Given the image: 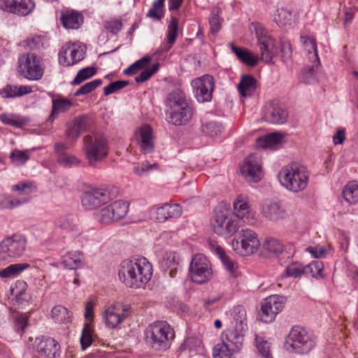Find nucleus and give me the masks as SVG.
I'll list each match as a JSON object with an SVG mask.
<instances>
[{
  "label": "nucleus",
  "mask_w": 358,
  "mask_h": 358,
  "mask_svg": "<svg viewBox=\"0 0 358 358\" xmlns=\"http://www.w3.org/2000/svg\"><path fill=\"white\" fill-rule=\"evenodd\" d=\"M255 345L262 358H273L271 343L265 340L264 338L255 335Z\"/></svg>",
  "instance_id": "42"
},
{
  "label": "nucleus",
  "mask_w": 358,
  "mask_h": 358,
  "mask_svg": "<svg viewBox=\"0 0 358 358\" xmlns=\"http://www.w3.org/2000/svg\"><path fill=\"white\" fill-rule=\"evenodd\" d=\"M323 264L320 261H313L305 266V275H310L315 278H322Z\"/></svg>",
  "instance_id": "48"
},
{
  "label": "nucleus",
  "mask_w": 358,
  "mask_h": 358,
  "mask_svg": "<svg viewBox=\"0 0 358 358\" xmlns=\"http://www.w3.org/2000/svg\"><path fill=\"white\" fill-rule=\"evenodd\" d=\"M191 279L197 284L208 282L213 275L210 263L207 257L202 254L195 255L189 265Z\"/></svg>",
  "instance_id": "11"
},
{
  "label": "nucleus",
  "mask_w": 358,
  "mask_h": 358,
  "mask_svg": "<svg viewBox=\"0 0 358 358\" xmlns=\"http://www.w3.org/2000/svg\"><path fill=\"white\" fill-rule=\"evenodd\" d=\"M264 250L273 254H280L283 251V245L280 241L272 237L265 238L263 243Z\"/></svg>",
  "instance_id": "50"
},
{
  "label": "nucleus",
  "mask_w": 358,
  "mask_h": 358,
  "mask_svg": "<svg viewBox=\"0 0 358 358\" xmlns=\"http://www.w3.org/2000/svg\"><path fill=\"white\" fill-rule=\"evenodd\" d=\"M342 193L348 203L350 204L358 203V182L355 181L348 182L343 187Z\"/></svg>",
  "instance_id": "39"
},
{
  "label": "nucleus",
  "mask_w": 358,
  "mask_h": 358,
  "mask_svg": "<svg viewBox=\"0 0 358 358\" xmlns=\"http://www.w3.org/2000/svg\"><path fill=\"white\" fill-rule=\"evenodd\" d=\"M285 271L287 276L298 278L305 275V266L300 262H294L286 267Z\"/></svg>",
  "instance_id": "53"
},
{
  "label": "nucleus",
  "mask_w": 358,
  "mask_h": 358,
  "mask_svg": "<svg viewBox=\"0 0 358 358\" xmlns=\"http://www.w3.org/2000/svg\"><path fill=\"white\" fill-rule=\"evenodd\" d=\"M302 40L305 45L306 50L308 52L309 59L319 63V56L315 40L309 36L302 37Z\"/></svg>",
  "instance_id": "46"
},
{
  "label": "nucleus",
  "mask_w": 358,
  "mask_h": 358,
  "mask_svg": "<svg viewBox=\"0 0 358 358\" xmlns=\"http://www.w3.org/2000/svg\"><path fill=\"white\" fill-rule=\"evenodd\" d=\"M230 47L231 51L236 55L238 60L245 64L254 66L258 62V57L249 50L238 48L234 44H230Z\"/></svg>",
  "instance_id": "29"
},
{
  "label": "nucleus",
  "mask_w": 358,
  "mask_h": 358,
  "mask_svg": "<svg viewBox=\"0 0 358 358\" xmlns=\"http://www.w3.org/2000/svg\"><path fill=\"white\" fill-rule=\"evenodd\" d=\"M52 103V110L48 118V120L51 122L54 121L57 114L68 111L73 106L71 101L62 96L53 99Z\"/></svg>",
  "instance_id": "32"
},
{
  "label": "nucleus",
  "mask_w": 358,
  "mask_h": 358,
  "mask_svg": "<svg viewBox=\"0 0 358 358\" xmlns=\"http://www.w3.org/2000/svg\"><path fill=\"white\" fill-rule=\"evenodd\" d=\"M104 28L113 35H117L122 29V20L110 19L103 22Z\"/></svg>",
  "instance_id": "57"
},
{
  "label": "nucleus",
  "mask_w": 358,
  "mask_h": 358,
  "mask_svg": "<svg viewBox=\"0 0 358 358\" xmlns=\"http://www.w3.org/2000/svg\"><path fill=\"white\" fill-rule=\"evenodd\" d=\"M221 340V346L236 353L242 348L244 338L241 331L235 329L224 331L222 334Z\"/></svg>",
  "instance_id": "23"
},
{
  "label": "nucleus",
  "mask_w": 358,
  "mask_h": 358,
  "mask_svg": "<svg viewBox=\"0 0 358 358\" xmlns=\"http://www.w3.org/2000/svg\"><path fill=\"white\" fill-rule=\"evenodd\" d=\"M112 208V213L114 214L115 221L120 220L124 217L128 213L129 204L123 201L118 200L110 204Z\"/></svg>",
  "instance_id": "44"
},
{
  "label": "nucleus",
  "mask_w": 358,
  "mask_h": 358,
  "mask_svg": "<svg viewBox=\"0 0 358 358\" xmlns=\"http://www.w3.org/2000/svg\"><path fill=\"white\" fill-rule=\"evenodd\" d=\"M19 69L21 74L29 80H38L43 76L39 60L34 53L23 55L20 57Z\"/></svg>",
  "instance_id": "13"
},
{
  "label": "nucleus",
  "mask_w": 358,
  "mask_h": 358,
  "mask_svg": "<svg viewBox=\"0 0 358 358\" xmlns=\"http://www.w3.org/2000/svg\"><path fill=\"white\" fill-rule=\"evenodd\" d=\"M110 204L103 208L96 214L97 220L102 224H110L115 222L114 214Z\"/></svg>",
  "instance_id": "54"
},
{
  "label": "nucleus",
  "mask_w": 358,
  "mask_h": 358,
  "mask_svg": "<svg viewBox=\"0 0 358 358\" xmlns=\"http://www.w3.org/2000/svg\"><path fill=\"white\" fill-rule=\"evenodd\" d=\"M315 343L307 331L300 327H293L285 342L287 350L296 354H306L314 347Z\"/></svg>",
  "instance_id": "6"
},
{
  "label": "nucleus",
  "mask_w": 358,
  "mask_h": 358,
  "mask_svg": "<svg viewBox=\"0 0 358 358\" xmlns=\"http://www.w3.org/2000/svg\"><path fill=\"white\" fill-rule=\"evenodd\" d=\"M0 120L5 124L14 126L16 127H22L25 122L22 118L18 115L13 114H1L0 115Z\"/></svg>",
  "instance_id": "55"
},
{
  "label": "nucleus",
  "mask_w": 358,
  "mask_h": 358,
  "mask_svg": "<svg viewBox=\"0 0 358 358\" xmlns=\"http://www.w3.org/2000/svg\"><path fill=\"white\" fill-rule=\"evenodd\" d=\"M241 173L248 182H257L262 177V164L259 158L255 155L247 157L240 166Z\"/></svg>",
  "instance_id": "16"
},
{
  "label": "nucleus",
  "mask_w": 358,
  "mask_h": 358,
  "mask_svg": "<svg viewBox=\"0 0 358 358\" xmlns=\"http://www.w3.org/2000/svg\"><path fill=\"white\" fill-rule=\"evenodd\" d=\"M85 58V51L77 43H66L59 50V63L64 66H73Z\"/></svg>",
  "instance_id": "15"
},
{
  "label": "nucleus",
  "mask_w": 358,
  "mask_h": 358,
  "mask_svg": "<svg viewBox=\"0 0 358 358\" xmlns=\"http://www.w3.org/2000/svg\"><path fill=\"white\" fill-rule=\"evenodd\" d=\"M31 92L32 89L29 86L7 84L0 90V96L3 99H13L30 94Z\"/></svg>",
  "instance_id": "28"
},
{
  "label": "nucleus",
  "mask_w": 358,
  "mask_h": 358,
  "mask_svg": "<svg viewBox=\"0 0 358 358\" xmlns=\"http://www.w3.org/2000/svg\"><path fill=\"white\" fill-rule=\"evenodd\" d=\"M234 352L217 344L213 348V358H234Z\"/></svg>",
  "instance_id": "64"
},
{
  "label": "nucleus",
  "mask_w": 358,
  "mask_h": 358,
  "mask_svg": "<svg viewBox=\"0 0 358 358\" xmlns=\"http://www.w3.org/2000/svg\"><path fill=\"white\" fill-rule=\"evenodd\" d=\"M182 213V208L178 203H165L162 206H153L150 209L151 217L159 222L178 218Z\"/></svg>",
  "instance_id": "20"
},
{
  "label": "nucleus",
  "mask_w": 358,
  "mask_h": 358,
  "mask_svg": "<svg viewBox=\"0 0 358 358\" xmlns=\"http://www.w3.org/2000/svg\"><path fill=\"white\" fill-rule=\"evenodd\" d=\"M138 144L141 151L144 154H150L155 150L152 129L149 125L142 127L139 131Z\"/></svg>",
  "instance_id": "25"
},
{
  "label": "nucleus",
  "mask_w": 358,
  "mask_h": 358,
  "mask_svg": "<svg viewBox=\"0 0 358 358\" xmlns=\"http://www.w3.org/2000/svg\"><path fill=\"white\" fill-rule=\"evenodd\" d=\"M261 213L266 219L277 222L287 217V212L285 206L275 201H266L262 205Z\"/></svg>",
  "instance_id": "21"
},
{
  "label": "nucleus",
  "mask_w": 358,
  "mask_h": 358,
  "mask_svg": "<svg viewBox=\"0 0 358 358\" xmlns=\"http://www.w3.org/2000/svg\"><path fill=\"white\" fill-rule=\"evenodd\" d=\"M96 73V70L93 66H89L84 69H80L75 78L71 82V85H80L85 80L90 78L93 76H94Z\"/></svg>",
  "instance_id": "49"
},
{
  "label": "nucleus",
  "mask_w": 358,
  "mask_h": 358,
  "mask_svg": "<svg viewBox=\"0 0 358 358\" xmlns=\"http://www.w3.org/2000/svg\"><path fill=\"white\" fill-rule=\"evenodd\" d=\"M102 83V80L101 79H96L92 81H90L82 87H80L76 92L75 96H79L80 95L87 94L92 91H94L96 88L100 86Z\"/></svg>",
  "instance_id": "59"
},
{
  "label": "nucleus",
  "mask_w": 358,
  "mask_h": 358,
  "mask_svg": "<svg viewBox=\"0 0 358 358\" xmlns=\"http://www.w3.org/2000/svg\"><path fill=\"white\" fill-rule=\"evenodd\" d=\"M231 315L235 322V329L243 331L247 327L245 308L243 306H236L232 309Z\"/></svg>",
  "instance_id": "35"
},
{
  "label": "nucleus",
  "mask_w": 358,
  "mask_h": 358,
  "mask_svg": "<svg viewBox=\"0 0 358 358\" xmlns=\"http://www.w3.org/2000/svg\"><path fill=\"white\" fill-rule=\"evenodd\" d=\"M48 45V39L43 36H32L23 41V45L30 50H41Z\"/></svg>",
  "instance_id": "41"
},
{
  "label": "nucleus",
  "mask_w": 358,
  "mask_h": 358,
  "mask_svg": "<svg viewBox=\"0 0 358 358\" xmlns=\"http://www.w3.org/2000/svg\"><path fill=\"white\" fill-rule=\"evenodd\" d=\"M259 245L256 233L249 229H241L232 242L234 250L242 256L256 252Z\"/></svg>",
  "instance_id": "9"
},
{
  "label": "nucleus",
  "mask_w": 358,
  "mask_h": 358,
  "mask_svg": "<svg viewBox=\"0 0 358 358\" xmlns=\"http://www.w3.org/2000/svg\"><path fill=\"white\" fill-rule=\"evenodd\" d=\"M215 252L221 259L224 266L227 269L231 274L234 275V271L237 268V264L231 259L229 256L225 254L224 250L219 245H216Z\"/></svg>",
  "instance_id": "45"
},
{
  "label": "nucleus",
  "mask_w": 358,
  "mask_h": 358,
  "mask_svg": "<svg viewBox=\"0 0 358 358\" xmlns=\"http://www.w3.org/2000/svg\"><path fill=\"white\" fill-rule=\"evenodd\" d=\"M39 341L36 345V351L40 358H55L59 356L60 346L52 338H36Z\"/></svg>",
  "instance_id": "22"
},
{
  "label": "nucleus",
  "mask_w": 358,
  "mask_h": 358,
  "mask_svg": "<svg viewBox=\"0 0 358 358\" xmlns=\"http://www.w3.org/2000/svg\"><path fill=\"white\" fill-rule=\"evenodd\" d=\"M286 301L287 298L280 295H271L266 298L259 314L260 320L265 323L273 321L278 313L283 309Z\"/></svg>",
  "instance_id": "12"
},
{
  "label": "nucleus",
  "mask_w": 358,
  "mask_h": 358,
  "mask_svg": "<svg viewBox=\"0 0 358 358\" xmlns=\"http://www.w3.org/2000/svg\"><path fill=\"white\" fill-rule=\"evenodd\" d=\"M35 8L32 0H0V8L8 13L27 16Z\"/></svg>",
  "instance_id": "18"
},
{
  "label": "nucleus",
  "mask_w": 358,
  "mask_h": 358,
  "mask_svg": "<svg viewBox=\"0 0 358 358\" xmlns=\"http://www.w3.org/2000/svg\"><path fill=\"white\" fill-rule=\"evenodd\" d=\"M257 80L251 75H244L238 84V91L242 96H251L256 90Z\"/></svg>",
  "instance_id": "33"
},
{
  "label": "nucleus",
  "mask_w": 358,
  "mask_h": 358,
  "mask_svg": "<svg viewBox=\"0 0 358 358\" xmlns=\"http://www.w3.org/2000/svg\"><path fill=\"white\" fill-rule=\"evenodd\" d=\"M250 29L255 31L257 45L261 51V59L267 64H273V59L278 53L275 39L259 22H252Z\"/></svg>",
  "instance_id": "3"
},
{
  "label": "nucleus",
  "mask_w": 358,
  "mask_h": 358,
  "mask_svg": "<svg viewBox=\"0 0 358 358\" xmlns=\"http://www.w3.org/2000/svg\"><path fill=\"white\" fill-rule=\"evenodd\" d=\"M60 20L65 28L75 29L80 26L83 22V16L76 11L66 10L62 13Z\"/></svg>",
  "instance_id": "31"
},
{
  "label": "nucleus",
  "mask_w": 358,
  "mask_h": 358,
  "mask_svg": "<svg viewBox=\"0 0 358 358\" xmlns=\"http://www.w3.org/2000/svg\"><path fill=\"white\" fill-rule=\"evenodd\" d=\"M12 189L14 192H21L22 194L27 196L26 197L31 198L29 194L34 191V186L31 182L22 181L13 185Z\"/></svg>",
  "instance_id": "62"
},
{
  "label": "nucleus",
  "mask_w": 358,
  "mask_h": 358,
  "mask_svg": "<svg viewBox=\"0 0 358 358\" xmlns=\"http://www.w3.org/2000/svg\"><path fill=\"white\" fill-rule=\"evenodd\" d=\"M86 159L90 166L103 159L108 155V143L101 133H93L83 138Z\"/></svg>",
  "instance_id": "4"
},
{
  "label": "nucleus",
  "mask_w": 358,
  "mask_h": 358,
  "mask_svg": "<svg viewBox=\"0 0 358 358\" xmlns=\"http://www.w3.org/2000/svg\"><path fill=\"white\" fill-rule=\"evenodd\" d=\"M288 112L276 101H269L265 106L264 119L271 124H282L287 121Z\"/></svg>",
  "instance_id": "19"
},
{
  "label": "nucleus",
  "mask_w": 358,
  "mask_h": 358,
  "mask_svg": "<svg viewBox=\"0 0 358 358\" xmlns=\"http://www.w3.org/2000/svg\"><path fill=\"white\" fill-rule=\"evenodd\" d=\"M84 257L80 252H69L63 257L62 264L69 269H77L83 266Z\"/></svg>",
  "instance_id": "34"
},
{
  "label": "nucleus",
  "mask_w": 358,
  "mask_h": 358,
  "mask_svg": "<svg viewBox=\"0 0 358 358\" xmlns=\"http://www.w3.org/2000/svg\"><path fill=\"white\" fill-rule=\"evenodd\" d=\"M120 280L128 287H144L152 276V266L145 258L125 259L118 270Z\"/></svg>",
  "instance_id": "1"
},
{
  "label": "nucleus",
  "mask_w": 358,
  "mask_h": 358,
  "mask_svg": "<svg viewBox=\"0 0 358 358\" xmlns=\"http://www.w3.org/2000/svg\"><path fill=\"white\" fill-rule=\"evenodd\" d=\"M51 317L56 323H64L69 321L70 316L67 309L62 306H57L51 310Z\"/></svg>",
  "instance_id": "47"
},
{
  "label": "nucleus",
  "mask_w": 358,
  "mask_h": 358,
  "mask_svg": "<svg viewBox=\"0 0 358 358\" xmlns=\"http://www.w3.org/2000/svg\"><path fill=\"white\" fill-rule=\"evenodd\" d=\"M173 337V331L166 322L154 323L147 331V338L152 347L159 350H165L169 348L170 340Z\"/></svg>",
  "instance_id": "7"
},
{
  "label": "nucleus",
  "mask_w": 358,
  "mask_h": 358,
  "mask_svg": "<svg viewBox=\"0 0 358 358\" xmlns=\"http://www.w3.org/2000/svg\"><path fill=\"white\" fill-rule=\"evenodd\" d=\"M57 162L65 167H71L73 165H78L80 163V161L76 156L69 155L68 153H61L57 157Z\"/></svg>",
  "instance_id": "58"
},
{
  "label": "nucleus",
  "mask_w": 358,
  "mask_h": 358,
  "mask_svg": "<svg viewBox=\"0 0 358 358\" xmlns=\"http://www.w3.org/2000/svg\"><path fill=\"white\" fill-rule=\"evenodd\" d=\"M30 197H19L15 198L11 196L6 197L1 202L3 208H13L17 207L23 203L29 201Z\"/></svg>",
  "instance_id": "56"
},
{
  "label": "nucleus",
  "mask_w": 358,
  "mask_h": 358,
  "mask_svg": "<svg viewBox=\"0 0 358 358\" xmlns=\"http://www.w3.org/2000/svg\"><path fill=\"white\" fill-rule=\"evenodd\" d=\"M122 310L116 307H110L106 310L104 319L108 327L113 329L122 323L125 316L122 314Z\"/></svg>",
  "instance_id": "30"
},
{
  "label": "nucleus",
  "mask_w": 358,
  "mask_h": 358,
  "mask_svg": "<svg viewBox=\"0 0 358 358\" xmlns=\"http://www.w3.org/2000/svg\"><path fill=\"white\" fill-rule=\"evenodd\" d=\"M220 10L218 8H215L211 12V14L209 17V24L210 27V31L212 33H217L221 27V22L219 17Z\"/></svg>",
  "instance_id": "63"
},
{
  "label": "nucleus",
  "mask_w": 358,
  "mask_h": 358,
  "mask_svg": "<svg viewBox=\"0 0 358 358\" xmlns=\"http://www.w3.org/2000/svg\"><path fill=\"white\" fill-rule=\"evenodd\" d=\"M159 165L157 163L150 164L147 161L133 164L132 171L139 177L147 176L151 171L157 170Z\"/></svg>",
  "instance_id": "40"
},
{
  "label": "nucleus",
  "mask_w": 358,
  "mask_h": 358,
  "mask_svg": "<svg viewBox=\"0 0 358 358\" xmlns=\"http://www.w3.org/2000/svg\"><path fill=\"white\" fill-rule=\"evenodd\" d=\"M115 196L116 191L112 187H95L82 194L81 203L86 210H93L109 202Z\"/></svg>",
  "instance_id": "8"
},
{
  "label": "nucleus",
  "mask_w": 358,
  "mask_h": 358,
  "mask_svg": "<svg viewBox=\"0 0 358 358\" xmlns=\"http://www.w3.org/2000/svg\"><path fill=\"white\" fill-rule=\"evenodd\" d=\"M201 131L206 135L214 137L222 132L223 126L220 122L212 120L203 123L201 125Z\"/></svg>",
  "instance_id": "43"
},
{
  "label": "nucleus",
  "mask_w": 358,
  "mask_h": 358,
  "mask_svg": "<svg viewBox=\"0 0 358 358\" xmlns=\"http://www.w3.org/2000/svg\"><path fill=\"white\" fill-rule=\"evenodd\" d=\"M192 86L199 102L203 103L211 101L215 87L213 76L206 75L197 78L192 81Z\"/></svg>",
  "instance_id": "14"
},
{
  "label": "nucleus",
  "mask_w": 358,
  "mask_h": 358,
  "mask_svg": "<svg viewBox=\"0 0 358 358\" xmlns=\"http://www.w3.org/2000/svg\"><path fill=\"white\" fill-rule=\"evenodd\" d=\"M31 265L28 263H20L10 264L5 268L0 270L1 278H13L17 276L22 271L28 269Z\"/></svg>",
  "instance_id": "38"
},
{
  "label": "nucleus",
  "mask_w": 358,
  "mask_h": 358,
  "mask_svg": "<svg viewBox=\"0 0 358 358\" xmlns=\"http://www.w3.org/2000/svg\"><path fill=\"white\" fill-rule=\"evenodd\" d=\"M27 238L24 235L15 234L5 238L0 243V260L12 262L21 257L26 250Z\"/></svg>",
  "instance_id": "5"
},
{
  "label": "nucleus",
  "mask_w": 358,
  "mask_h": 358,
  "mask_svg": "<svg viewBox=\"0 0 358 358\" xmlns=\"http://www.w3.org/2000/svg\"><path fill=\"white\" fill-rule=\"evenodd\" d=\"M179 20L176 16H171V21L168 25L167 41L169 43H174L178 35Z\"/></svg>",
  "instance_id": "52"
},
{
  "label": "nucleus",
  "mask_w": 358,
  "mask_h": 358,
  "mask_svg": "<svg viewBox=\"0 0 358 358\" xmlns=\"http://www.w3.org/2000/svg\"><path fill=\"white\" fill-rule=\"evenodd\" d=\"M165 0H157L153 2L151 8L148 10L147 16L155 20H160L163 15V8Z\"/></svg>",
  "instance_id": "51"
},
{
  "label": "nucleus",
  "mask_w": 358,
  "mask_h": 358,
  "mask_svg": "<svg viewBox=\"0 0 358 358\" xmlns=\"http://www.w3.org/2000/svg\"><path fill=\"white\" fill-rule=\"evenodd\" d=\"M185 93L180 89H175L166 95L165 106L166 108V113L174 108L180 106L182 104L189 101Z\"/></svg>",
  "instance_id": "26"
},
{
  "label": "nucleus",
  "mask_w": 358,
  "mask_h": 358,
  "mask_svg": "<svg viewBox=\"0 0 358 358\" xmlns=\"http://www.w3.org/2000/svg\"><path fill=\"white\" fill-rule=\"evenodd\" d=\"M211 227L215 234L224 237L233 236L239 228L238 222L229 218L227 211L220 208L214 210Z\"/></svg>",
  "instance_id": "10"
},
{
  "label": "nucleus",
  "mask_w": 358,
  "mask_h": 358,
  "mask_svg": "<svg viewBox=\"0 0 358 358\" xmlns=\"http://www.w3.org/2000/svg\"><path fill=\"white\" fill-rule=\"evenodd\" d=\"M282 136L277 133H271L257 139V145L262 148H275L281 143Z\"/></svg>",
  "instance_id": "36"
},
{
  "label": "nucleus",
  "mask_w": 358,
  "mask_h": 358,
  "mask_svg": "<svg viewBox=\"0 0 358 358\" xmlns=\"http://www.w3.org/2000/svg\"><path fill=\"white\" fill-rule=\"evenodd\" d=\"M160 265L164 272H169L171 278H174L179 265V257L172 252H166L160 261Z\"/></svg>",
  "instance_id": "27"
},
{
  "label": "nucleus",
  "mask_w": 358,
  "mask_h": 358,
  "mask_svg": "<svg viewBox=\"0 0 358 358\" xmlns=\"http://www.w3.org/2000/svg\"><path fill=\"white\" fill-rule=\"evenodd\" d=\"M278 180L286 189L297 193L308 185L309 176L306 167L297 163L287 164L281 168Z\"/></svg>",
  "instance_id": "2"
},
{
  "label": "nucleus",
  "mask_w": 358,
  "mask_h": 358,
  "mask_svg": "<svg viewBox=\"0 0 358 358\" xmlns=\"http://www.w3.org/2000/svg\"><path fill=\"white\" fill-rule=\"evenodd\" d=\"M274 20L279 27L289 28L293 24L292 13L287 8H280L277 10Z\"/></svg>",
  "instance_id": "37"
},
{
  "label": "nucleus",
  "mask_w": 358,
  "mask_h": 358,
  "mask_svg": "<svg viewBox=\"0 0 358 358\" xmlns=\"http://www.w3.org/2000/svg\"><path fill=\"white\" fill-rule=\"evenodd\" d=\"M201 341L196 337H189L186 338L181 345L183 350H189V352L195 353L201 348Z\"/></svg>",
  "instance_id": "60"
},
{
  "label": "nucleus",
  "mask_w": 358,
  "mask_h": 358,
  "mask_svg": "<svg viewBox=\"0 0 358 358\" xmlns=\"http://www.w3.org/2000/svg\"><path fill=\"white\" fill-rule=\"evenodd\" d=\"M129 83V81L127 80H117L110 83L108 85L104 87L103 94L105 96H108L118 90L123 89L127 86Z\"/></svg>",
  "instance_id": "61"
},
{
  "label": "nucleus",
  "mask_w": 358,
  "mask_h": 358,
  "mask_svg": "<svg viewBox=\"0 0 358 358\" xmlns=\"http://www.w3.org/2000/svg\"><path fill=\"white\" fill-rule=\"evenodd\" d=\"M234 210L237 217L250 221L255 217V212L251 208L248 198L240 195L234 202Z\"/></svg>",
  "instance_id": "24"
},
{
  "label": "nucleus",
  "mask_w": 358,
  "mask_h": 358,
  "mask_svg": "<svg viewBox=\"0 0 358 358\" xmlns=\"http://www.w3.org/2000/svg\"><path fill=\"white\" fill-rule=\"evenodd\" d=\"M193 115V105L189 101L173 110L167 112L166 120L176 126L185 125L190 122Z\"/></svg>",
  "instance_id": "17"
}]
</instances>
